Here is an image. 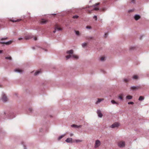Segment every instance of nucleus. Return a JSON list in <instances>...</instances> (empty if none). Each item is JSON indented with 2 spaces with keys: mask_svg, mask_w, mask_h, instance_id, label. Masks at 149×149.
<instances>
[{
  "mask_svg": "<svg viewBox=\"0 0 149 149\" xmlns=\"http://www.w3.org/2000/svg\"><path fill=\"white\" fill-rule=\"evenodd\" d=\"M118 146L120 148L124 147L125 145V143L123 141H119L118 142Z\"/></svg>",
  "mask_w": 149,
  "mask_h": 149,
  "instance_id": "1",
  "label": "nucleus"
},
{
  "mask_svg": "<svg viewBox=\"0 0 149 149\" xmlns=\"http://www.w3.org/2000/svg\"><path fill=\"white\" fill-rule=\"evenodd\" d=\"M99 4H100L99 3H97L95 4L94 6H94V7H95L94 8H93V9L91 11L88 10V13L89 14H90L91 13V11L93 10H99V8L96 7H95V6H96L99 5Z\"/></svg>",
  "mask_w": 149,
  "mask_h": 149,
  "instance_id": "2",
  "label": "nucleus"
},
{
  "mask_svg": "<svg viewBox=\"0 0 149 149\" xmlns=\"http://www.w3.org/2000/svg\"><path fill=\"white\" fill-rule=\"evenodd\" d=\"M1 99L4 102H6L8 100V98L6 96L5 94L4 93H3L2 94V97Z\"/></svg>",
  "mask_w": 149,
  "mask_h": 149,
  "instance_id": "3",
  "label": "nucleus"
},
{
  "mask_svg": "<svg viewBox=\"0 0 149 149\" xmlns=\"http://www.w3.org/2000/svg\"><path fill=\"white\" fill-rule=\"evenodd\" d=\"M141 88V87L140 86H132L130 89L131 90H136L139 89Z\"/></svg>",
  "mask_w": 149,
  "mask_h": 149,
  "instance_id": "4",
  "label": "nucleus"
},
{
  "mask_svg": "<svg viewBox=\"0 0 149 149\" xmlns=\"http://www.w3.org/2000/svg\"><path fill=\"white\" fill-rule=\"evenodd\" d=\"M56 30L61 31L62 30V29L60 28L58 25H56L55 26V30L53 31V32L55 33L56 32Z\"/></svg>",
  "mask_w": 149,
  "mask_h": 149,
  "instance_id": "5",
  "label": "nucleus"
},
{
  "mask_svg": "<svg viewBox=\"0 0 149 149\" xmlns=\"http://www.w3.org/2000/svg\"><path fill=\"white\" fill-rule=\"evenodd\" d=\"M100 144L101 143L100 141L99 140H97L95 142V148H97L100 145Z\"/></svg>",
  "mask_w": 149,
  "mask_h": 149,
  "instance_id": "6",
  "label": "nucleus"
},
{
  "mask_svg": "<svg viewBox=\"0 0 149 149\" xmlns=\"http://www.w3.org/2000/svg\"><path fill=\"white\" fill-rule=\"evenodd\" d=\"M119 124L118 123H115L110 126V127L112 128H114L115 127H117L119 126Z\"/></svg>",
  "mask_w": 149,
  "mask_h": 149,
  "instance_id": "7",
  "label": "nucleus"
},
{
  "mask_svg": "<svg viewBox=\"0 0 149 149\" xmlns=\"http://www.w3.org/2000/svg\"><path fill=\"white\" fill-rule=\"evenodd\" d=\"M97 113L99 117L101 118L102 116V114L101 112V111L100 110H98L97 111Z\"/></svg>",
  "mask_w": 149,
  "mask_h": 149,
  "instance_id": "8",
  "label": "nucleus"
},
{
  "mask_svg": "<svg viewBox=\"0 0 149 149\" xmlns=\"http://www.w3.org/2000/svg\"><path fill=\"white\" fill-rule=\"evenodd\" d=\"M47 22V20L44 19H42L40 21V23L42 24H46Z\"/></svg>",
  "mask_w": 149,
  "mask_h": 149,
  "instance_id": "9",
  "label": "nucleus"
},
{
  "mask_svg": "<svg viewBox=\"0 0 149 149\" xmlns=\"http://www.w3.org/2000/svg\"><path fill=\"white\" fill-rule=\"evenodd\" d=\"M65 141L67 143H73L72 141V139L70 138H67L65 140Z\"/></svg>",
  "mask_w": 149,
  "mask_h": 149,
  "instance_id": "10",
  "label": "nucleus"
},
{
  "mask_svg": "<svg viewBox=\"0 0 149 149\" xmlns=\"http://www.w3.org/2000/svg\"><path fill=\"white\" fill-rule=\"evenodd\" d=\"M134 19L136 20H137L140 18V16L138 15H135L134 17Z\"/></svg>",
  "mask_w": 149,
  "mask_h": 149,
  "instance_id": "11",
  "label": "nucleus"
},
{
  "mask_svg": "<svg viewBox=\"0 0 149 149\" xmlns=\"http://www.w3.org/2000/svg\"><path fill=\"white\" fill-rule=\"evenodd\" d=\"M104 100V99L103 98H98L97 101L96 102L95 104H97Z\"/></svg>",
  "mask_w": 149,
  "mask_h": 149,
  "instance_id": "12",
  "label": "nucleus"
},
{
  "mask_svg": "<svg viewBox=\"0 0 149 149\" xmlns=\"http://www.w3.org/2000/svg\"><path fill=\"white\" fill-rule=\"evenodd\" d=\"M32 38V36L31 35H29L26 36L25 37V38L26 40H27L31 39Z\"/></svg>",
  "mask_w": 149,
  "mask_h": 149,
  "instance_id": "13",
  "label": "nucleus"
},
{
  "mask_svg": "<svg viewBox=\"0 0 149 149\" xmlns=\"http://www.w3.org/2000/svg\"><path fill=\"white\" fill-rule=\"evenodd\" d=\"M73 53V50H70L68 51L67 52V53L68 54H72Z\"/></svg>",
  "mask_w": 149,
  "mask_h": 149,
  "instance_id": "14",
  "label": "nucleus"
},
{
  "mask_svg": "<svg viewBox=\"0 0 149 149\" xmlns=\"http://www.w3.org/2000/svg\"><path fill=\"white\" fill-rule=\"evenodd\" d=\"M82 141V140H75L73 141V143L74 142H76V143H78V142H81Z\"/></svg>",
  "mask_w": 149,
  "mask_h": 149,
  "instance_id": "15",
  "label": "nucleus"
},
{
  "mask_svg": "<svg viewBox=\"0 0 149 149\" xmlns=\"http://www.w3.org/2000/svg\"><path fill=\"white\" fill-rule=\"evenodd\" d=\"M132 98V96L131 95H128L126 97V99H131Z\"/></svg>",
  "mask_w": 149,
  "mask_h": 149,
  "instance_id": "16",
  "label": "nucleus"
},
{
  "mask_svg": "<svg viewBox=\"0 0 149 149\" xmlns=\"http://www.w3.org/2000/svg\"><path fill=\"white\" fill-rule=\"evenodd\" d=\"M15 71L16 72H22V70H21L19 69H16L15 70Z\"/></svg>",
  "mask_w": 149,
  "mask_h": 149,
  "instance_id": "17",
  "label": "nucleus"
},
{
  "mask_svg": "<svg viewBox=\"0 0 149 149\" xmlns=\"http://www.w3.org/2000/svg\"><path fill=\"white\" fill-rule=\"evenodd\" d=\"M41 72L40 70H38L37 71H36L35 73V75H36L38 74L39 73H41Z\"/></svg>",
  "mask_w": 149,
  "mask_h": 149,
  "instance_id": "18",
  "label": "nucleus"
},
{
  "mask_svg": "<svg viewBox=\"0 0 149 149\" xmlns=\"http://www.w3.org/2000/svg\"><path fill=\"white\" fill-rule=\"evenodd\" d=\"M72 56L73 58L76 59H77L78 58V56L77 55H73Z\"/></svg>",
  "mask_w": 149,
  "mask_h": 149,
  "instance_id": "19",
  "label": "nucleus"
},
{
  "mask_svg": "<svg viewBox=\"0 0 149 149\" xmlns=\"http://www.w3.org/2000/svg\"><path fill=\"white\" fill-rule=\"evenodd\" d=\"M20 20H21V19H18L17 20H12V19L10 20V21H11V22H19Z\"/></svg>",
  "mask_w": 149,
  "mask_h": 149,
  "instance_id": "20",
  "label": "nucleus"
},
{
  "mask_svg": "<svg viewBox=\"0 0 149 149\" xmlns=\"http://www.w3.org/2000/svg\"><path fill=\"white\" fill-rule=\"evenodd\" d=\"M111 102L113 104H118V102H116L115 101L113 100H112L111 101Z\"/></svg>",
  "mask_w": 149,
  "mask_h": 149,
  "instance_id": "21",
  "label": "nucleus"
},
{
  "mask_svg": "<svg viewBox=\"0 0 149 149\" xmlns=\"http://www.w3.org/2000/svg\"><path fill=\"white\" fill-rule=\"evenodd\" d=\"M144 99V98L143 96H140L139 100H143Z\"/></svg>",
  "mask_w": 149,
  "mask_h": 149,
  "instance_id": "22",
  "label": "nucleus"
},
{
  "mask_svg": "<svg viewBox=\"0 0 149 149\" xmlns=\"http://www.w3.org/2000/svg\"><path fill=\"white\" fill-rule=\"evenodd\" d=\"M65 135H61V136H60L58 138V140H60L62 138H63V137H64L65 136Z\"/></svg>",
  "mask_w": 149,
  "mask_h": 149,
  "instance_id": "23",
  "label": "nucleus"
},
{
  "mask_svg": "<svg viewBox=\"0 0 149 149\" xmlns=\"http://www.w3.org/2000/svg\"><path fill=\"white\" fill-rule=\"evenodd\" d=\"M11 42H12L11 41H9V42H3V43L4 44H5L7 45H9V44H10L11 43Z\"/></svg>",
  "mask_w": 149,
  "mask_h": 149,
  "instance_id": "24",
  "label": "nucleus"
},
{
  "mask_svg": "<svg viewBox=\"0 0 149 149\" xmlns=\"http://www.w3.org/2000/svg\"><path fill=\"white\" fill-rule=\"evenodd\" d=\"M71 55H67V56H66V59H69V58H70V57H71Z\"/></svg>",
  "mask_w": 149,
  "mask_h": 149,
  "instance_id": "25",
  "label": "nucleus"
},
{
  "mask_svg": "<svg viewBox=\"0 0 149 149\" xmlns=\"http://www.w3.org/2000/svg\"><path fill=\"white\" fill-rule=\"evenodd\" d=\"M5 59H9V60H11L12 58L11 56L9 57H5Z\"/></svg>",
  "mask_w": 149,
  "mask_h": 149,
  "instance_id": "26",
  "label": "nucleus"
},
{
  "mask_svg": "<svg viewBox=\"0 0 149 149\" xmlns=\"http://www.w3.org/2000/svg\"><path fill=\"white\" fill-rule=\"evenodd\" d=\"M105 57L104 56L101 57L100 58V60L102 61H104L105 60Z\"/></svg>",
  "mask_w": 149,
  "mask_h": 149,
  "instance_id": "27",
  "label": "nucleus"
},
{
  "mask_svg": "<svg viewBox=\"0 0 149 149\" xmlns=\"http://www.w3.org/2000/svg\"><path fill=\"white\" fill-rule=\"evenodd\" d=\"M123 95L121 94V95H120L119 96V97H118L121 100H123Z\"/></svg>",
  "mask_w": 149,
  "mask_h": 149,
  "instance_id": "28",
  "label": "nucleus"
},
{
  "mask_svg": "<svg viewBox=\"0 0 149 149\" xmlns=\"http://www.w3.org/2000/svg\"><path fill=\"white\" fill-rule=\"evenodd\" d=\"M133 78L134 79H137L138 78V77L137 75H134Z\"/></svg>",
  "mask_w": 149,
  "mask_h": 149,
  "instance_id": "29",
  "label": "nucleus"
},
{
  "mask_svg": "<svg viewBox=\"0 0 149 149\" xmlns=\"http://www.w3.org/2000/svg\"><path fill=\"white\" fill-rule=\"evenodd\" d=\"M75 33L76 34L77 36H79L80 33L79 31H75Z\"/></svg>",
  "mask_w": 149,
  "mask_h": 149,
  "instance_id": "30",
  "label": "nucleus"
},
{
  "mask_svg": "<svg viewBox=\"0 0 149 149\" xmlns=\"http://www.w3.org/2000/svg\"><path fill=\"white\" fill-rule=\"evenodd\" d=\"M130 80V79H124V81H125L126 82H127L129 81Z\"/></svg>",
  "mask_w": 149,
  "mask_h": 149,
  "instance_id": "31",
  "label": "nucleus"
},
{
  "mask_svg": "<svg viewBox=\"0 0 149 149\" xmlns=\"http://www.w3.org/2000/svg\"><path fill=\"white\" fill-rule=\"evenodd\" d=\"M87 45V43H84L82 44V46L83 47H84L86 46Z\"/></svg>",
  "mask_w": 149,
  "mask_h": 149,
  "instance_id": "32",
  "label": "nucleus"
},
{
  "mask_svg": "<svg viewBox=\"0 0 149 149\" xmlns=\"http://www.w3.org/2000/svg\"><path fill=\"white\" fill-rule=\"evenodd\" d=\"M79 17V16L78 15H74L73 17V18H78Z\"/></svg>",
  "mask_w": 149,
  "mask_h": 149,
  "instance_id": "33",
  "label": "nucleus"
},
{
  "mask_svg": "<svg viewBox=\"0 0 149 149\" xmlns=\"http://www.w3.org/2000/svg\"><path fill=\"white\" fill-rule=\"evenodd\" d=\"M81 127V125H79V126H78V125H76V126H75V127H76V128H80Z\"/></svg>",
  "mask_w": 149,
  "mask_h": 149,
  "instance_id": "34",
  "label": "nucleus"
},
{
  "mask_svg": "<svg viewBox=\"0 0 149 149\" xmlns=\"http://www.w3.org/2000/svg\"><path fill=\"white\" fill-rule=\"evenodd\" d=\"M86 28L87 29H91V27L90 26H86Z\"/></svg>",
  "mask_w": 149,
  "mask_h": 149,
  "instance_id": "35",
  "label": "nucleus"
},
{
  "mask_svg": "<svg viewBox=\"0 0 149 149\" xmlns=\"http://www.w3.org/2000/svg\"><path fill=\"white\" fill-rule=\"evenodd\" d=\"M134 102H129L128 103V104H134Z\"/></svg>",
  "mask_w": 149,
  "mask_h": 149,
  "instance_id": "36",
  "label": "nucleus"
},
{
  "mask_svg": "<svg viewBox=\"0 0 149 149\" xmlns=\"http://www.w3.org/2000/svg\"><path fill=\"white\" fill-rule=\"evenodd\" d=\"M93 18L95 19V20H97V17L96 16H94L93 17Z\"/></svg>",
  "mask_w": 149,
  "mask_h": 149,
  "instance_id": "37",
  "label": "nucleus"
},
{
  "mask_svg": "<svg viewBox=\"0 0 149 149\" xmlns=\"http://www.w3.org/2000/svg\"><path fill=\"white\" fill-rule=\"evenodd\" d=\"M71 126L72 127H75V126H76V125L73 124V125H72Z\"/></svg>",
  "mask_w": 149,
  "mask_h": 149,
  "instance_id": "38",
  "label": "nucleus"
},
{
  "mask_svg": "<svg viewBox=\"0 0 149 149\" xmlns=\"http://www.w3.org/2000/svg\"><path fill=\"white\" fill-rule=\"evenodd\" d=\"M93 38V37H88V39H92Z\"/></svg>",
  "mask_w": 149,
  "mask_h": 149,
  "instance_id": "39",
  "label": "nucleus"
},
{
  "mask_svg": "<svg viewBox=\"0 0 149 149\" xmlns=\"http://www.w3.org/2000/svg\"><path fill=\"white\" fill-rule=\"evenodd\" d=\"M7 39V37H6V38H2L1 39V40H6Z\"/></svg>",
  "mask_w": 149,
  "mask_h": 149,
  "instance_id": "40",
  "label": "nucleus"
},
{
  "mask_svg": "<svg viewBox=\"0 0 149 149\" xmlns=\"http://www.w3.org/2000/svg\"><path fill=\"white\" fill-rule=\"evenodd\" d=\"M133 11V10H129V11H128V12H129V13H130V12H132Z\"/></svg>",
  "mask_w": 149,
  "mask_h": 149,
  "instance_id": "41",
  "label": "nucleus"
},
{
  "mask_svg": "<svg viewBox=\"0 0 149 149\" xmlns=\"http://www.w3.org/2000/svg\"><path fill=\"white\" fill-rule=\"evenodd\" d=\"M34 39L35 40H37V38L36 37H35L34 38Z\"/></svg>",
  "mask_w": 149,
  "mask_h": 149,
  "instance_id": "42",
  "label": "nucleus"
},
{
  "mask_svg": "<svg viewBox=\"0 0 149 149\" xmlns=\"http://www.w3.org/2000/svg\"><path fill=\"white\" fill-rule=\"evenodd\" d=\"M29 110L30 111H32V109L31 108H29Z\"/></svg>",
  "mask_w": 149,
  "mask_h": 149,
  "instance_id": "43",
  "label": "nucleus"
},
{
  "mask_svg": "<svg viewBox=\"0 0 149 149\" xmlns=\"http://www.w3.org/2000/svg\"><path fill=\"white\" fill-rule=\"evenodd\" d=\"M107 33H106L105 34V38H106L107 36Z\"/></svg>",
  "mask_w": 149,
  "mask_h": 149,
  "instance_id": "44",
  "label": "nucleus"
},
{
  "mask_svg": "<svg viewBox=\"0 0 149 149\" xmlns=\"http://www.w3.org/2000/svg\"><path fill=\"white\" fill-rule=\"evenodd\" d=\"M22 38H18V40H22Z\"/></svg>",
  "mask_w": 149,
  "mask_h": 149,
  "instance_id": "45",
  "label": "nucleus"
},
{
  "mask_svg": "<svg viewBox=\"0 0 149 149\" xmlns=\"http://www.w3.org/2000/svg\"><path fill=\"white\" fill-rule=\"evenodd\" d=\"M89 7H90L89 6H86V8H89Z\"/></svg>",
  "mask_w": 149,
  "mask_h": 149,
  "instance_id": "46",
  "label": "nucleus"
},
{
  "mask_svg": "<svg viewBox=\"0 0 149 149\" xmlns=\"http://www.w3.org/2000/svg\"><path fill=\"white\" fill-rule=\"evenodd\" d=\"M2 52V50H0V53H1Z\"/></svg>",
  "mask_w": 149,
  "mask_h": 149,
  "instance_id": "47",
  "label": "nucleus"
},
{
  "mask_svg": "<svg viewBox=\"0 0 149 149\" xmlns=\"http://www.w3.org/2000/svg\"><path fill=\"white\" fill-rule=\"evenodd\" d=\"M72 135H73V134H70V136H72Z\"/></svg>",
  "mask_w": 149,
  "mask_h": 149,
  "instance_id": "48",
  "label": "nucleus"
},
{
  "mask_svg": "<svg viewBox=\"0 0 149 149\" xmlns=\"http://www.w3.org/2000/svg\"><path fill=\"white\" fill-rule=\"evenodd\" d=\"M134 0H132V2H133L134 1Z\"/></svg>",
  "mask_w": 149,
  "mask_h": 149,
  "instance_id": "49",
  "label": "nucleus"
},
{
  "mask_svg": "<svg viewBox=\"0 0 149 149\" xmlns=\"http://www.w3.org/2000/svg\"><path fill=\"white\" fill-rule=\"evenodd\" d=\"M102 10H103V11H104V8H103V9H102Z\"/></svg>",
  "mask_w": 149,
  "mask_h": 149,
  "instance_id": "50",
  "label": "nucleus"
},
{
  "mask_svg": "<svg viewBox=\"0 0 149 149\" xmlns=\"http://www.w3.org/2000/svg\"><path fill=\"white\" fill-rule=\"evenodd\" d=\"M24 149H26V147L25 146H24Z\"/></svg>",
  "mask_w": 149,
  "mask_h": 149,
  "instance_id": "51",
  "label": "nucleus"
}]
</instances>
